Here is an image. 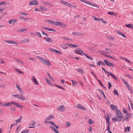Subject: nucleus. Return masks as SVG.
<instances>
[{
    "mask_svg": "<svg viewBox=\"0 0 133 133\" xmlns=\"http://www.w3.org/2000/svg\"><path fill=\"white\" fill-rule=\"evenodd\" d=\"M16 86L17 89L19 90L20 93L21 94L20 96L19 97V99H20L22 101H25L27 100V98L24 97L23 95L24 94V92L22 89L19 87V85L16 84Z\"/></svg>",
    "mask_w": 133,
    "mask_h": 133,
    "instance_id": "1",
    "label": "nucleus"
},
{
    "mask_svg": "<svg viewBox=\"0 0 133 133\" xmlns=\"http://www.w3.org/2000/svg\"><path fill=\"white\" fill-rule=\"evenodd\" d=\"M116 114L117 116H116L115 118H112V120L113 121H121L122 118V113L121 111L118 109L116 110Z\"/></svg>",
    "mask_w": 133,
    "mask_h": 133,
    "instance_id": "2",
    "label": "nucleus"
},
{
    "mask_svg": "<svg viewBox=\"0 0 133 133\" xmlns=\"http://www.w3.org/2000/svg\"><path fill=\"white\" fill-rule=\"evenodd\" d=\"M37 58L45 64L48 66H50L51 65L50 62L49 60L39 56H37Z\"/></svg>",
    "mask_w": 133,
    "mask_h": 133,
    "instance_id": "3",
    "label": "nucleus"
},
{
    "mask_svg": "<svg viewBox=\"0 0 133 133\" xmlns=\"http://www.w3.org/2000/svg\"><path fill=\"white\" fill-rule=\"evenodd\" d=\"M54 24L56 25L60 26L61 27L64 28H65L66 27V25L65 24L61 22L55 21Z\"/></svg>",
    "mask_w": 133,
    "mask_h": 133,
    "instance_id": "4",
    "label": "nucleus"
},
{
    "mask_svg": "<svg viewBox=\"0 0 133 133\" xmlns=\"http://www.w3.org/2000/svg\"><path fill=\"white\" fill-rule=\"evenodd\" d=\"M45 80H46V81L47 83L50 86H52L53 85H54L56 87H58L60 89H61L64 90H65V89L64 88L62 87L61 86L57 85L56 84H52L50 82V81L48 79H47V78H46Z\"/></svg>",
    "mask_w": 133,
    "mask_h": 133,
    "instance_id": "5",
    "label": "nucleus"
},
{
    "mask_svg": "<svg viewBox=\"0 0 133 133\" xmlns=\"http://www.w3.org/2000/svg\"><path fill=\"white\" fill-rule=\"evenodd\" d=\"M4 41L6 43L16 45H17L18 44V43L17 42L12 40H5Z\"/></svg>",
    "mask_w": 133,
    "mask_h": 133,
    "instance_id": "6",
    "label": "nucleus"
},
{
    "mask_svg": "<svg viewBox=\"0 0 133 133\" xmlns=\"http://www.w3.org/2000/svg\"><path fill=\"white\" fill-rule=\"evenodd\" d=\"M54 116L52 115H50L45 120L44 123L45 124H47L48 122L49 121L51 120L52 119H54Z\"/></svg>",
    "mask_w": 133,
    "mask_h": 133,
    "instance_id": "7",
    "label": "nucleus"
},
{
    "mask_svg": "<svg viewBox=\"0 0 133 133\" xmlns=\"http://www.w3.org/2000/svg\"><path fill=\"white\" fill-rule=\"evenodd\" d=\"M81 1L82 2L84 3H86V4L91 5L92 6L96 7H97V8H99V7L95 5V4H94L93 3H92V2H88L86 0H79Z\"/></svg>",
    "mask_w": 133,
    "mask_h": 133,
    "instance_id": "8",
    "label": "nucleus"
},
{
    "mask_svg": "<svg viewBox=\"0 0 133 133\" xmlns=\"http://www.w3.org/2000/svg\"><path fill=\"white\" fill-rule=\"evenodd\" d=\"M74 52L75 53L81 55H84V53L80 49H77L75 50Z\"/></svg>",
    "mask_w": 133,
    "mask_h": 133,
    "instance_id": "9",
    "label": "nucleus"
},
{
    "mask_svg": "<svg viewBox=\"0 0 133 133\" xmlns=\"http://www.w3.org/2000/svg\"><path fill=\"white\" fill-rule=\"evenodd\" d=\"M104 62L105 64L107 66H111L113 67H114V64L112 63H111L108 62L107 60L104 59Z\"/></svg>",
    "mask_w": 133,
    "mask_h": 133,
    "instance_id": "10",
    "label": "nucleus"
},
{
    "mask_svg": "<svg viewBox=\"0 0 133 133\" xmlns=\"http://www.w3.org/2000/svg\"><path fill=\"white\" fill-rule=\"evenodd\" d=\"M38 2L36 0H32L29 2V4L30 5H38Z\"/></svg>",
    "mask_w": 133,
    "mask_h": 133,
    "instance_id": "11",
    "label": "nucleus"
},
{
    "mask_svg": "<svg viewBox=\"0 0 133 133\" xmlns=\"http://www.w3.org/2000/svg\"><path fill=\"white\" fill-rule=\"evenodd\" d=\"M57 109L60 111L63 112L65 110V107L64 105H62L59 106Z\"/></svg>",
    "mask_w": 133,
    "mask_h": 133,
    "instance_id": "12",
    "label": "nucleus"
},
{
    "mask_svg": "<svg viewBox=\"0 0 133 133\" xmlns=\"http://www.w3.org/2000/svg\"><path fill=\"white\" fill-rule=\"evenodd\" d=\"M60 2L64 5L70 7L71 4L70 3L65 2L63 0H61Z\"/></svg>",
    "mask_w": 133,
    "mask_h": 133,
    "instance_id": "13",
    "label": "nucleus"
},
{
    "mask_svg": "<svg viewBox=\"0 0 133 133\" xmlns=\"http://www.w3.org/2000/svg\"><path fill=\"white\" fill-rule=\"evenodd\" d=\"M76 107L77 108L84 110H86V108H85L84 107L81 105L80 104L77 105H76Z\"/></svg>",
    "mask_w": 133,
    "mask_h": 133,
    "instance_id": "14",
    "label": "nucleus"
},
{
    "mask_svg": "<svg viewBox=\"0 0 133 133\" xmlns=\"http://www.w3.org/2000/svg\"><path fill=\"white\" fill-rule=\"evenodd\" d=\"M129 114L128 113L126 116H124L123 121V122L128 121L129 120Z\"/></svg>",
    "mask_w": 133,
    "mask_h": 133,
    "instance_id": "15",
    "label": "nucleus"
},
{
    "mask_svg": "<svg viewBox=\"0 0 133 133\" xmlns=\"http://www.w3.org/2000/svg\"><path fill=\"white\" fill-rule=\"evenodd\" d=\"M72 34L76 36H83L84 35L83 33H78L77 32H73Z\"/></svg>",
    "mask_w": 133,
    "mask_h": 133,
    "instance_id": "16",
    "label": "nucleus"
},
{
    "mask_svg": "<svg viewBox=\"0 0 133 133\" xmlns=\"http://www.w3.org/2000/svg\"><path fill=\"white\" fill-rule=\"evenodd\" d=\"M45 39L46 41L49 43H51L53 42V40L51 38L45 37Z\"/></svg>",
    "mask_w": 133,
    "mask_h": 133,
    "instance_id": "17",
    "label": "nucleus"
},
{
    "mask_svg": "<svg viewBox=\"0 0 133 133\" xmlns=\"http://www.w3.org/2000/svg\"><path fill=\"white\" fill-rule=\"evenodd\" d=\"M17 22V20L15 19H12L10 20L9 21V23L10 24L16 23Z\"/></svg>",
    "mask_w": 133,
    "mask_h": 133,
    "instance_id": "18",
    "label": "nucleus"
},
{
    "mask_svg": "<svg viewBox=\"0 0 133 133\" xmlns=\"http://www.w3.org/2000/svg\"><path fill=\"white\" fill-rule=\"evenodd\" d=\"M105 53L107 54H109L112 52V51L111 50L107 48L105 49Z\"/></svg>",
    "mask_w": 133,
    "mask_h": 133,
    "instance_id": "19",
    "label": "nucleus"
},
{
    "mask_svg": "<svg viewBox=\"0 0 133 133\" xmlns=\"http://www.w3.org/2000/svg\"><path fill=\"white\" fill-rule=\"evenodd\" d=\"M32 79L33 81L36 85H39L38 83L34 77L32 76Z\"/></svg>",
    "mask_w": 133,
    "mask_h": 133,
    "instance_id": "20",
    "label": "nucleus"
},
{
    "mask_svg": "<svg viewBox=\"0 0 133 133\" xmlns=\"http://www.w3.org/2000/svg\"><path fill=\"white\" fill-rule=\"evenodd\" d=\"M44 29L48 30L49 31H52L54 32H55V31L53 29L50 28L48 27H44L43 28Z\"/></svg>",
    "mask_w": 133,
    "mask_h": 133,
    "instance_id": "21",
    "label": "nucleus"
},
{
    "mask_svg": "<svg viewBox=\"0 0 133 133\" xmlns=\"http://www.w3.org/2000/svg\"><path fill=\"white\" fill-rule=\"evenodd\" d=\"M14 105H15L17 106V107L19 108H22L23 107L19 104L18 103H16L15 102L14 103Z\"/></svg>",
    "mask_w": 133,
    "mask_h": 133,
    "instance_id": "22",
    "label": "nucleus"
},
{
    "mask_svg": "<svg viewBox=\"0 0 133 133\" xmlns=\"http://www.w3.org/2000/svg\"><path fill=\"white\" fill-rule=\"evenodd\" d=\"M27 30V28H25L24 29H18L17 30V31L19 32H23L26 31Z\"/></svg>",
    "mask_w": 133,
    "mask_h": 133,
    "instance_id": "23",
    "label": "nucleus"
},
{
    "mask_svg": "<svg viewBox=\"0 0 133 133\" xmlns=\"http://www.w3.org/2000/svg\"><path fill=\"white\" fill-rule=\"evenodd\" d=\"M49 127L56 133H59L58 130L56 129L54 127L51 126H50Z\"/></svg>",
    "mask_w": 133,
    "mask_h": 133,
    "instance_id": "24",
    "label": "nucleus"
},
{
    "mask_svg": "<svg viewBox=\"0 0 133 133\" xmlns=\"http://www.w3.org/2000/svg\"><path fill=\"white\" fill-rule=\"evenodd\" d=\"M39 10L43 11H45L48 10L47 8L45 7L41 6L39 7Z\"/></svg>",
    "mask_w": 133,
    "mask_h": 133,
    "instance_id": "25",
    "label": "nucleus"
},
{
    "mask_svg": "<svg viewBox=\"0 0 133 133\" xmlns=\"http://www.w3.org/2000/svg\"><path fill=\"white\" fill-rule=\"evenodd\" d=\"M46 22H48L49 23L52 24H54L55 21H54L50 19H47L46 20Z\"/></svg>",
    "mask_w": 133,
    "mask_h": 133,
    "instance_id": "26",
    "label": "nucleus"
},
{
    "mask_svg": "<svg viewBox=\"0 0 133 133\" xmlns=\"http://www.w3.org/2000/svg\"><path fill=\"white\" fill-rule=\"evenodd\" d=\"M29 41V39H28L25 38L23 40L21 41V43H26L28 42Z\"/></svg>",
    "mask_w": 133,
    "mask_h": 133,
    "instance_id": "27",
    "label": "nucleus"
},
{
    "mask_svg": "<svg viewBox=\"0 0 133 133\" xmlns=\"http://www.w3.org/2000/svg\"><path fill=\"white\" fill-rule=\"evenodd\" d=\"M14 70H15L17 72L20 74H23V73L18 68L16 67L14 68Z\"/></svg>",
    "mask_w": 133,
    "mask_h": 133,
    "instance_id": "28",
    "label": "nucleus"
},
{
    "mask_svg": "<svg viewBox=\"0 0 133 133\" xmlns=\"http://www.w3.org/2000/svg\"><path fill=\"white\" fill-rule=\"evenodd\" d=\"M84 55H85L86 57L89 59L92 60H93V58L92 57L90 56H88L87 54H85L84 53Z\"/></svg>",
    "mask_w": 133,
    "mask_h": 133,
    "instance_id": "29",
    "label": "nucleus"
},
{
    "mask_svg": "<svg viewBox=\"0 0 133 133\" xmlns=\"http://www.w3.org/2000/svg\"><path fill=\"white\" fill-rule=\"evenodd\" d=\"M67 45L68 46L70 47H78V46L77 45H73L71 44H67Z\"/></svg>",
    "mask_w": 133,
    "mask_h": 133,
    "instance_id": "30",
    "label": "nucleus"
},
{
    "mask_svg": "<svg viewBox=\"0 0 133 133\" xmlns=\"http://www.w3.org/2000/svg\"><path fill=\"white\" fill-rule=\"evenodd\" d=\"M12 96H13L14 98H18V99H19V97L20 96V95H19L18 94H12Z\"/></svg>",
    "mask_w": 133,
    "mask_h": 133,
    "instance_id": "31",
    "label": "nucleus"
},
{
    "mask_svg": "<svg viewBox=\"0 0 133 133\" xmlns=\"http://www.w3.org/2000/svg\"><path fill=\"white\" fill-rule=\"evenodd\" d=\"M117 33L119 35H121L124 38H126L125 35L123 32L120 31H118Z\"/></svg>",
    "mask_w": 133,
    "mask_h": 133,
    "instance_id": "32",
    "label": "nucleus"
},
{
    "mask_svg": "<svg viewBox=\"0 0 133 133\" xmlns=\"http://www.w3.org/2000/svg\"><path fill=\"white\" fill-rule=\"evenodd\" d=\"M113 77L115 80H116L117 79V77H115V76L113 74H112V73L111 72L108 73V76H109V75Z\"/></svg>",
    "mask_w": 133,
    "mask_h": 133,
    "instance_id": "33",
    "label": "nucleus"
},
{
    "mask_svg": "<svg viewBox=\"0 0 133 133\" xmlns=\"http://www.w3.org/2000/svg\"><path fill=\"white\" fill-rule=\"evenodd\" d=\"M22 118V116H21L19 119L16 120V124H17V123H20L21 122Z\"/></svg>",
    "mask_w": 133,
    "mask_h": 133,
    "instance_id": "34",
    "label": "nucleus"
},
{
    "mask_svg": "<svg viewBox=\"0 0 133 133\" xmlns=\"http://www.w3.org/2000/svg\"><path fill=\"white\" fill-rule=\"evenodd\" d=\"M77 70L78 72L81 74H82L83 73V70L81 68L78 69H77Z\"/></svg>",
    "mask_w": 133,
    "mask_h": 133,
    "instance_id": "35",
    "label": "nucleus"
},
{
    "mask_svg": "<svg viewBox=\"0 0 133 133\" xmlns=\"http://www.w3.org/2000/svg\"><path fill=\"white\" fill-rule=\"evenodd\" d=\"M43 3L44 4L46 5H47L50 6V7H51L52 6V5L51 3H49L47 2H43Z\"/></svg>",
    "mask_w": 133,
    "mask_h": 133,
    "instance_id": "36",
    "label": "nucleus"
},
{
    "mask_svg": "<svg viewBox=\"0 0 133 133\" xmlns=\"http://www.w3.org/2000/svg\"><path fill=\"white\" fill-rule=\"evenodd\" d=\"M130 127L129 126H127V128H125V132H129L130 131Z\"/></svg>",
    "mask_w": 133,
    "mask_h": 133,
    "instance_id": "37",
    "label": "nucleus"
},
{
    "mask_svg": "<svg viewBox=\"0 0 133 133\" xmlns=\"http://www.w3.org/2000/svg\"><path fill=\"white\" fill-rule=\"evenodd\" d=\"M99 21L101 22L103 24H105L107 23L106 22L104 21V20L103 18H99Z\"/></svg>",
    "mask_w": 133,
    "mask_h": 133,
    "instance_id": "38",
    "label": "nucleus"
},
{
    "mask_svg": "<svg viewBox=\"0 0 133 133\" xmlns=\"http://www.w3.org/2000/svg\"><path fill=\"white\" fill-rule=\"evenodd\" d=\"M125 25L128 27L131 28L133 29V24H129Z\"/></svg>",
    "mask_w": 133,
    "mask_h": 133,
    "instance_id": "39",
    "label": "nucleus"
},
{
    "mask_svg": "<svg viewBox=\"0 0 133 133\" xmlns=\"http://www.w3.org/2000/svg\"><path fill=\"white\" fill-rule=\"evenodd\" d=\"M111 109L112 110H114L115 109H117V107L116 105H111Z\"/></svg>",
    "mask_w": 133,
    "mask_h": 133,
    "instance_id": "40",
    "label": "nucleus"
},
{
    "mask_svg": "<svg viewBox=\"0 0 133 133\" xmlns=\"http://www.w3.org/2000/svg\"><path fill=\"white\" fill-rule=\"evenodd\" d=\"M104 56L105 57H109L111 59H112L114 60H116V59L114 57H112V56H109L108 55H104Z\"/></svg>",
    "mask_w": 133,
    "mask_h": 133,
    "instance_id": "41",
    "label": "nucleus"
},
{
    "mask_svg": "<svg viewBox=\"0 0 133 133\" xmlns=\"http://www.w3.org/2000/svg\"><path fill=\"white\" fill-rule=\"evenodd\" d=\"M14 59L17 61V62H19L21 63L22 64H23V62H22L20 59H17L16 58H14Z\"/></svg>",
    "mask_w": 133,
    "mask_h": 133,
    "instance_id": "42",
    "label": "nucleus"
},
{
    "mask_svg": "<svg viewBox=\"0 0 133 133\" xmlns=\"http://www.w3.org/2000/svg\"><path fill=\"white\" fill-rule=\"evenodd\" d=\"M71 82H72V85L74 86H75L77 84V81H76L74 80H72Z\"/></svg>",
    "mask_w": 133,
    "mask_h": 133,
    "instance_id": "43",
    "label": "nucleus"
},
{
    "mask_svg": "<svg viewBox=\"0 0 133 133\" xmlns=\"http://www.w3.org/2000/svg\"><path fill=\"white\" fill-rule=\"evenodd\" d=\"M14 102H10V103H7V107H8L9 106H10L12 104H13L14 105Z\"/></svg>",
    "mask_w": 133,
    "mask_h": 133,
    "instance_id": "44",
    "label": "nucleus"
},
{
    "mask_svg": "<svg viewBox=\"0 0 133 133\" xmlns=\"http://www.w3.org/2000/svg\"><path fill=\"white\" fill-rule=\"evenodd\" d=\"M29 130L28 129H26L25 130H23L21 133H27L29 132Z\"/></svg>",
    "mask_w": 133,
    "mask_h": 133,
    "instance_id": "45",
    "label": "nucleus"
},
{
    "mask_svg": "<svg viewBox=\"0 0 133 133\" xmlns=\"http://www.w3.org/2000/svg\"><path fill=\"white\" fill-rule=\"evenodd\" d=\"M35 33L38 35V36L40 38H41L42 37V36L41 34L39 32H38V31H36V32H35Z\"/></svg>",
    "mask_w": 133,
    "mask_h": 133,
    "instance_id": "46",
    "label": "nucleus"
},
{
    "mask_svg": "<svg viewBox=\"0 0 133 133\" xmlns=\"http://www.w3.org/2000/svg\"><path fill=\"white\" fill-rule=\"evenodd\" d=\"M88 122V123L90 124H91L92 123H94V122L93 121H92V120L91 119H89Z\"/></svg>",
    "mask_w": 133,
    "mask_h": 133,
    "instance_id": "47",
    "label": "nucleus"
},
{
    "mask_svg": "<svg viewBox=\"0 0 133 133\" xmlns=\"http://www.w3.org/2000/svg\"><path fill=\"white\" fill-rule=\"evenodd\" d=\"M5 9V7H3L2 8H1L0 7V12H1L3 11Z\"/></svg>",
    "mask_w": 133,
    "mask_h": 133,
    "instance_id": "48",
    "label": "nucleus"
},
{
    "mask_svg": "<svg viewBox=\"0 0 133 133\" xmlns=\"http://www.w3.org/2000/svg\"><path fill=\"white\" fill-rule=\"evenodd\" d=\"M123 112L124 114H127L128 113H127V111L126 109L125 108H123Z\"/></svg>",
    "mask_w": 133,
    "mask_h": 133,
    "instance_id": "49",
    "label": "nucleus"
},
{
    "mask_svg": "<svg viewBox=\"0 0 133 133\" xmlns=\"http://www.w3.org/2000/svg\"><path fill=\"white\" fill-rule=\"evenodd\" d=\"M92 18H94L95 19V20L96 21H99V18H97L95 16H93L92 17Z\"/></svg>",
    "mask_w": 133,
    "mask_h": 133,
    "instance_id": "50",
    "label": "nucleus"
},
{
    "mask_svg": "<svg viewBox=\"0 0 133 133\" xmlns=\"http://www.w3.org/2000/svg\"><path fill=\"white\" fill-rule=\"evenodd\" d=\"M35 124V122L34 121H32L31 123L30 124V125L31 126H33Z\"/></svg>",
    "mask_w": 133,
    "mask_h": 133,
    "instance_id": "51",
    "label": "nucleus"
},
{
    "mask_svg": "<svg viewBox=\"0 0 133 133\" xmlns=\"http://www.w3.org/2000/svg\"><path fill=\"white\" fill-rule=\"evenodd\" d=\"M10 109L13 111H15L16 110V108L15 107H10Z\"/></svg>",
    "mask_w": 133,
    "mask_h": 133,
    "instance_id": "52",
    "label": "nucleus"
},
{
    "mask_svg": "<svg viewBox=\"0 0 133 133\" xmlns=\"http://www.w3.org/2000/svg\"><path fill=\"white\" fill-rule=\"evenodd\" d=\"M128 88L130 91L131 92V93H133V91L132 90V89L129 86L128 87Z\"/></svg>",
    "mask_w": 133,
    "mask_h": 133,
    "instance_id": "53",
    "label": "nucleus"
},
{
    "mask_svg": "<svg viewBox=\"0 0 133 133\" xmlns=\"http://www.w3.org/2000/svg\"><path fill=\"white\" fill-rule=\"evenodd\" d=\"M97 80H98V82L99 83V84H100V85H101V86H102L104 88H105V87L102 84V83L101 82V81L100 80H99V79H98Z\"/></svg>",
    "mask_w": 133,
    "mask_h": 133,
    "instance_id": "54",
    "label": "nucleus"
},
{
    "mask_svg": "<svg viewBox=\"0 0 133 133\" xmlns=\"http://www.w3.org/2000/svg\"><path fill=\"white\" fill-rule=\"evenodd\" d=\"M114 93L115 95H117L118 96V91L117 90L115 89L114 90Z\"/></svg>",
    "mask_w": 133,
    "mask_h": 133,
    "instance_id": "55",
    "label": "nucleus"
},
{
    "mask_svg": "<svg viewBox=\"0 0 133 133\" xmlns=\"http://www.w3.org/2000/svg\"><path fill=\"white\" fill-rule=\"evenodd\" d=\"M20 14L21 15L25 16H27L28 15V14H27L23 12H21Z\"/></svg>",
    "mask_w": 133,
    "mask_h": 133,
    "instance_id": "56",
    "label": "nucleus"
},
{
    "mask_svg": "<svg viewBox=\"0 0 133 133\" xmlns=\"http://www.w3.org/2000/svg\"><path fill=\"white\" fill-rule=\"evenodd\" d=\"M5 2H0V6H1L2 5H5Z\"/></svg>",
    "mask_w": 133,
    "mask_h": 133,
    "instance_id": "57",
    "label": "nucleus"
},
{
    "mask_svg": "<svg viewBox=\"0 0 133 133\" xmlns=\"http://www.w3.org/2000/svg\"><path fill=\"white\" fill-rule=\"evenodd\" d=\"M98 65L99 66H100L101 64H102L103 65H104V62L102 61H99L98 62Z\"/></svg>",
    "mask_w": 133,
    "mask_h": 133,
    "instance_id": "58",
    "label": "nucleus"
},
{
    "mask_svg": "<svg viewBox=\"0 0 133 133\" xmlns=\"http://www.w3.org/2000/svg\"><path fill=\"white\" fill-rule=\"evenodd\" d=\"M41 32H42V34L43 35H45L46 36H48V35L46 32H45L43 31H42Z\"/></svg>",
    "mask_w": 133,
    "mask_h": 133,
    "instance_id": "59",
    "label": "nucleus"
},
{
    "mask_svg": "<svg viewBox=\"0 0 133 133\" xmlns=\"http://www.w3.org/2000/svg\"><path fill=\"white\" fill-rule=\"evenodd\" d=\"M62 48L64 49H66L68 48V47L65 45H62L61 47Z\"/></svg>",
    "mask_w": 133,
    "mask_h": 133,
    "instance_id": "60",
    "label": "nucleus"
},
{
    "mask_svg": "<svg viewBox=\"0 0 133 133\" xmlns=\"http://www.w3.org/2000/svg\"><path fill=\"white\" fill-rule=\"evenodd\" d=\"M48 123H49L50 124H51L53 126H54L55 125V124L54 122H52V121H49Z\"/></svg>",
    "mask_w": 133,
    "mask_h": 133,
    "instance_id": "61",
    "label": "nucleus"
},
{
    "mask_svg": "<svg viewBox=\"0 0 133 133\" xmlns=\"http://www.w3.org/2000/svg\"><path fill=\"white\" fill-rule=\"evenodd\" d=\"M66 125L67 126V127H68L71 125V124L68 122H66Z\"/></svg>",
    "mask_w": 133,
    "mask_h": 133,
    "instance_id": "62",
    "label": "nucleus"
},
{
    "mask_svg": "<svg viewBox=\"0 0 133 133\" xmlns=\"http://www.w3.org/2000/svg\"><path fill=\"white\" fill-rule=\"evenodd\" d=\"M125 60L126 61H127V62H128L129 63H132V62L130 61L129 59H128L127 58L125 59Z\"/></svg>",
    "mask_w": 133,
    "mask_h": 133,
    "instance_id": "63",
    "label": "nucleus"
},
{
    "mask_svg": "<svg viewBox=\"0 0 133 133\" xmlns=\"http://www.w3.org/2000/svg\"><path fill=\"white\" fill-rule=\"evenodd\" d=\"M49 50L50 51H52V52H54V51H55V49H53L52 48H49Z\"/></svg>",
    "mask_w": 133,
    "mask_h": 133,
    "instance_id": "64",
    "label": "nucleus"
}]
</instances>
